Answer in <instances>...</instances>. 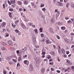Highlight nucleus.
<instances>
[{"mask_svg": "<svg viewBox=\"0 0 74 74\" xmlns=\"http://www.w3.org/2000/svg\"><path fill=\"white\" fill-rule=\"evenodd\" d=\"M11 59V58L9 57H7V60H10V59Z\"/></svg>", "mask_w": 74, "mask_h": 74, "instance_id": "obj_47", "label": "nucleus"}, {"mask_svg": "<svg viewBox=\"0 0 74 74\" xmlns=\"http://www.w3.org/2000/svg\"><path fill=\"white\" fill-rule=\"evenodd\" d=\"M32 27H33V28H35V27H36V26L34 25H32Z\"/></svg>", "mask_w": 74, "mask_h": 74, "instance_id": "obj_57", "label": "nucleus"}, {"mask_svg": "<svg viewBox=\"0 0 74 74\" xmlns=\"http://www.w3.org/2000/svg\"><path fill=\"white\" fill-rule=\"evenodd\" d=\"M46 42L47 43V44H49V40H47V41H46Z\"/></svg>", "mask_w": 74, "mask_h": 74, "instance_id": "obj_50", "label": "nucleus"}, {"mask_svg": "<svg viewBox=\"0 0 74 74\" xmlns=\"http://www.w3.org/2000/svg\"><path fill=\"white\" fill-rule=\"evenodd\" d=\"M43 29L42 28H40L39 29V30L40 32V33H42V32Z\"/></svg>", "mask_w": 74, "mask_h": 74, "instance_id": "obj_21", "label": "nucleus"}, {"mask_svg": "<svg viewBox=\"0 0 74 74\" xmlns=\"http://www.w3.org/2000/svg\"><path fill=\"white\" fill-rule=\"evenodd\" d=\"M5 25H6V23L5 22H3L2 23L1 26L2 27H4L5 26Z\"/></svg>", "mask_w": 74, "mask_h": 74, "instance_id": "obj_7", "label": "nucleus"}, {"mask_svg": "<svg viewBox=\"0 0 74 74\" xmlns=\"http://www.w3.org/2000/svg\"><path fill=\"white\" fill-rule=\"evenodd\" d=\"M8 43L9 45H11V46H12L13 44L11 40H9L8 41Z\"/></svg>", "mask_w": 74, "mask_h": 74, "instance_id": "obj_6", "label": "nucleus"}, {"mask_svg": "<svg viewBox=\"0 0 74 74\" xmlns=\"http://www.w3.org/2000/svg\"><path fill=\"white\" fill-rule=\"evenodd\" d=\"M71 7L72 8H74V4H72L71 5Z\"/></svg>", "mask_w": 74, "mask_h": 74, "instance_id": "obj_63", "label": "nucleus"}, {"mask_svg": "<svg viewBox=\"0 0 74 74\" xmlns=\"http://www.w3.org/2000/svg\"><path fill=\"white\" fill-rule=\"evenodd\" d=\"M42 10L43 11H45V10H46V9H45V8H42Z\"/></svg>", "mask_w": 74, "mask_h": 74, "instance_id": "obj_39", "label": "nucleus"}, {"mask_svg": "<svg viewBox=\"0 0 74 74\" xmlns=\"http://www.w3.org/2000/svg\"><path fill=\"white\" fill-rule=\"evenodd\" d=\"M67 23H72V22L71 20H69L67 21Z\"/></svg>", "mask_w": 74, "mask_h": 74, "instance_id": "obj_48", "label": "nucleus"}, {"mask_svg": "<svg viewBox=\"0 0 74 74\" xmlns=\"http://www.w3.org/2000/svg\"><path fill=\"white\" fill-rule=\"evenodd\" d=\"M65 19H66V20H67V19H69V18L68 17H66L65 18Z\"/></svg>", "mask_w": 74, "mask_h": 74, "instance_id": "obj_49", "label": "nucleus"}, {"mask_svg": "<svg viewBox=\"0 0 74 74\" xmlns=\"http://www.w3.org/2000/svg\"><path fill=\"white\" fill-rule=\"evenodd\" d=\"M47 58L48 59H50L51 58V56L50 55H48L47 56Z\"/></svg>", "mask_w": 74, "mask_h": 74, "instance_id": "obj_17", "label": "nucleus"}, {"mask_svg": "<svg viewBox=\"0 0 74 74\" xmlns=\"http://www.w3.org/2000/svg\"><path fill=\"white\" fill-rule=\"evenodd\" d=\"M62 51V50L60 49H59L58 51L59 52V54H61V51Z\"/></svg>", "mask_w": 74, "mask_h": 74, "instance_id": "obj_37", "label": "nucleus"}, {"mask_svg": "<svg viewBox=\"0 0 74 74\" xmlns=\"http://www.w3.org/2000/svg\"><path fill=\"white\" fill-rule=\"evenodd\" d=\"M10 49L11 51H14L15 50V49H14V48L11 47H10Z\"/></svg>", "mask_w": 74, "mask_h": 74, "instance_id": "obj_23", "label": "nucleus"}, {"mask_svg": "<svg viewBox=\"0 0 74 74\" xmlns=\"http://www.w3.org/2000/svg\"><path fill=\"white\" fill-rule=\"evenodd\" d=\"M12 60L14 62H16V60L13 59Z\"/></svg>", "mask_w": 74, "mask_h": 74, "instance_id": "obj_58", "label": "nucleus"}, {"mask_svg": "<svg viewBox=\"0 0 74 74\" xmlns=\"http://www.w3.org/2000/svg\"><path fill=\"white\" fill-rule=\"evenodd\" d=\"M61 29L63 30H65V27H61Z\"/></svg>", "mask_w": 74, "mask_h": 74, "instance_id": "obj_22", "label": "nucleus"}, {"mask_svg": "<svg viewBox=\"0 0 74 74\" xmlns=\"http://www.w3.org/2000/svg\"><path fill=\"white\" fill-rule=\"evenodd\" d=\"M69 3H67L66 5V8H69Z\"/></svg>", "mask_w": 74, "mask_h": 74, "instance_id": "obj_24", "label": "nucleus"}, {"mask_svg": "<svg viewBox=\"0 0 74 74\" xmlns=\"http://www.w3.org/2000/svg\"><path fill=\"white\" fill-rule=\"evenodd\" d=\"M41 37H44V34H41Z\"/></svg>", "mask_w": 74, "mask_h": 74, "instance_id": "obj_61", "label": "nucleus"}, {"mask_svg": "<svg viewBox=\"0 0 74 74\" xmlns=\"http://www.w3.org/2000/svg\"><path fill=\"white\" fill-rule=\"evenodd\" d=\"M32 39L33 43L35 44V43L36 42V36L33 35L32 36Z\"/></svg>", "mask_w": 74, "mask_h": 74, "instance_id": "obj_1", "label": "nucleus"}, {"mask_svg": "<svg viewBox=\"0 0 74 74\" xmlns=\"http://www.w3.org/2000/svg\"><path fill=\"white\" fill-rule=\"evenodd\" d=\"M45 5H44V4H43V3H42L40 5V7H44Z\"/></svg>", "mask_w": 74, "mask_h": 74, "instance_id": "obj_25", "label": "nucleus"}, {"mask_svg": "<svg viewBox=\"0 0 74 74\" xmlns=\"http://www.w3.org/2000/svg\"><path fill=\"white\" fill-rule=\"evenodd\" d=\"M56 71L57 72V73H60V71L59 70H57Z\"/></svg>", "mask_w": 74, "mask_h": 74, "instance_id": "obj_53", "label": "nucleus"}, {"mask_svg": "<svg viewBox=\"0 0 74 74\" xmlns=\"http://www.w3.org/2000/svg\"><path fill=\"white\" fill-rule=\"evenodd\" d=\"M71 36H74V34L73 33H71Z\"/></svg>", "mask_w": 74, "mask_h": 74, "instance_id": "obj_64", "label": "nucleus"}, {"mask_svg": "<svg viewBox=\"0 0 74 74\" xmlns=\"http://www.w3.org/2000/svg\"><path fill=\"white\" fill-rule=\"evenodd\" d=\"M42 13V12L41 11H39L38 12V14L39 15H41Z\"/></svg>", "mask_w": 74, "mask_h": 74, "instance_id": "obj_20", "label": "nucleus"}, {"mask_svg": "<svg viewBox=\"0 0 74 74\" xmlns=\"http://www.w3.org/2000/svg\"><path fill=\"white\" fill-rule=\"evenodd\" d=\"M57 24L59 26H61L63 25V23L61 22H59L57 23Z\"/></svg>", "mask_w": 74, "mask_h": 74, "instance_id": "obj_11", "label": "nucleus"}, {"mask_svg": "<svg viewBox=\"0 0 74 74\" xmlns=\"http://www.w3.org/2000/svg\"><path fill=\"white\" fill-rule=\"evenodd\" d=\"M31 4L32 6H34V3L32 2L31 3Z\"/></svg>", "mask_w": 74, "mask_h": 74, "instance_id": "obj_46", "label": "nucleus"}, {"mask_svg": "<svg viewBox=\"0 0 74 74\" xmlns=\"http://www.w3.org/2000/svg\"><path fill=\"white\" fill-rule=\"evenodd\" d=\"M18 3L19 4V5H21L22 4V3L20 1H18Z\"/></svg>", "mask_w": 74, "mask_h": 74, "instance_id": "obj_29", "label": "nucleus"}, {"mask_svg": "<svg viewBox=\"0 0 74 74\" xmlns=\"http://www.w3.org/2000/svg\"><path fill=\"white\" fill-rule=\"evenodd\" d=\"M56 37L58 39H59L60 38L58 35H56Z\"/></svg>", "mask_w": 74, "mask_h": 74, "instance_id": "obj_42", "label": "nucleus"}, {"mask_svg": "<svg viewBox=\"0 0 74 74\" xmlns=\"http://www.w3.org/2000/svg\"><path fill=\"white\" fill-rule=\"evenodd\" d=\"M21 56L20 55V57H18V62H19V61H20V60H21Z\"/></svg>", "mask_w": 74, "mask_h": 74, "instance_id": "obj_35", "label": "nucleus"}, {"mask_svg": "<svg viewBox=\"0 0 74 74\" xmlns=\"http://www.w3.org/2000/svg\"><path fill=\"white\" fill-rule=\"evenodd\" d=\"M29 70L31 71H32L33 70V66H30L29 67Z\"/></svg>", "mask_w": 74, "mask_h": 74, "instance_id": "obj_9", "label": "nucleus"}, {"mask_svg": "<svg viewBox=\"0 0 74 74\" xmlns=\"http://www.w3.org/2000/svg\"><path fill=\"white\" fill-rule=\"evenodd\" d=\"M45 72V69L43 68L41 70V73L42 74H44Z\"/></svg>", "mask_w": 74, "mask_h": 74, "instance_id": "obj_10", "label": "nucleus"}, {"mask_svg": "<svg viewBox=\"0 0 74 74\" xmlns=\"http://www.w3.org/2000/svg\"><path fill=\"white\" fill-rule=\"evenodd\" d=\"M21 27L23 29H24V30H26V28L25 25H24V24H23V23H21Z\"/></svg>", "mask_w": 74, "mask_h": 74, "instance_id": "obj_3", "label": "nucleus"}, {"mask_svg": "<svg viewBox=\"0 0 74 74\" xmlns=\"http://www.w3.org/2000/svg\"><path fill=\"white\" fill-rule=\"evenodd\" d=\"M9 64H10V65H11L12 64V62H9Z\"/></svg>", "mask_w": 74, "mask_h": 74, "instance_id": "obj_51", "label": "nucleus"}, {"mask_svg": "<svg viewBox=\"0 0 74 74\" xmlns=\"http://www.w3.org/2000/svg\"><path fill=\"white\" fill-rule=\"evenodd\" d=\"M19 20H17V21H15V23L17 24L18 23H19Z\"/></svg>", "mask_w": 74, "mask_h": 74, "instance_id": "obj_28", "label": "nucleus"}, {"mask_svg": "<svg viewBox=\"0 0 74 74\" xmlns=\"http://www.w3.org/2000/svg\"><path fill=\"white\" fill-rule=\"evenodd\" d=\"M49 64L50 65H53V62H50L49 63Z\"/></svg>", "mask_w": 74, "mask_h": 74, "instance_id": "obj_44", "label": "nucleus"}, {"mask_svg": "<svg viewBox=\"0 0 74 74\" xmlns=\"http://www.w3.org/2000/svg\"><path fill=\"white\" fill-rule=\"evenodd\" d=\"M15 31L16 33H18V35H20L21 33V32L19 31V30H18L17 29H16L15 30Z\"/></svg>", "mask_w": 74, "mask_h": 74, "instance_id": "obj_8", "label": "nucleus"}, {"mask_svg": "<svg viewBox=\"0 0 74 74\" xmlns=\"http://www.w3.org/2000/svg\"><path fill=\"white\" fill-rule=\"evenodd\" d=\"M51 71H53L54 70V69H53V68H51Z\"/></svg>", "mask_w": 74, "mask_h": 74, "instance_id": "obj_62", "label": "nucleus"}, {"mask_svg": "<svg viewBox=\"0 0 74 74\" xmlns=\"http://www.w3.org/2000/svg\"><path fill=\"white\" fill-rule=\"evenodd\" d=\"M5 34H6L5 35V37H8V36H9V34H8L7 33H5Z\"/></svg>", "mask_w": 74, "mask_h": 74, "instance_id": "obj_33", "label": "nucleus"}, {"mask_svg": "<svg viewBox=\"0 0 74 74\" xmlns=\"http://www.w3.org/2000/svg\"><path fill=\"white\" fill-rule=\"evenodd\" d=\"M27 55H25V56H23V58H25L27 57Z\"/></svg>", "mask_w": 74, "mask_h": 74, "instance_id": "obj_45", "label": "nucleus"}, {"mask_svg": "<svg viewBox=\"0 0 74 74\" xmlns=\"http://www.w3.org/2000/svg\"><path fill=\"white\" fill-rule=\"evenodd\" d=\"M12 40L14 41H15V37H13Z\"/></svg>", "mask_w": 74, "mask_h": 74, "instance_id": "obj_52", "label": "nucleus"}, {"mask_svg": "<svg viewBox=\"0 0 74 74\" xmlns=\"http://www.w3.org/2000/svg\"><path fill=\"white\" fill-rule=\"evenodd\" d=\"M26 50H27V48L26 47H25L21 50V51L22 52H25V51H26Z\"/></svg>", "mask_w": 74, "mask_h": 74, "instance_id": "obj_4", "label": "nucleus"}, {"mask_svg": "<svg viewBox=\"0 0 74 74\" xmlns=\"http://www.w3.org/2000/svg\"><path fill=\"white\" fill-rule=\"evenodd\" d=\"M45 50L44 49H43L42 50V52H45Z\"/></svg>", "mask_w": 74, "mask_h": 74, "instance_id": "obj_59", "label": "nucleus"}, {"mask_svg": "<svg viewBox=\"0 0 74 74\" xmlns=\"http://www.w3.org/2000/svg\"><path fill=\"white\" fill-rule=\"evenodd\" d=\"M9 11H13L14 9H13V8H10L9 9Z\"/></svg>", "mask_w": 74, "mask_h": 74, "instance_id": "obj_40", "label": "nucleus"}, {"mask_svg": "<svg viewBox=\"0 0 74 74\" xmlns=\"http://www.w3.org/2000/svg\"><path fill=\"white\" fill-rule=\"evenodd\" d=\"M1 50H3V51H7V48L5 47H1Z\"/></svg>", "mask_w": 74, "mask_h": 74, "instance_id": "obj_12", "label": "nucleus"}, {"mask_svg": "<svg viewBox=\"0 0 74 74\" xmlns=\"http://www.w3.org/2000/svg\"><path fill=\"white\" fill-rule=\"evenodd\" d=\"M62 5H63V4H62V3H59V6H62Z\"/></svg>", "mask_w": 74, "mask_h": 74, "instance_id": "obj_32", "label": "nucleus"}, {"mask_svg": "<svg viewBox=\"0 0 74 74\" xmlns=\"http://www.w3.org/2000/svg\"><path fill=\"white\" fill-rule=\"evenodd\" d=\"M11 3L12 4H15V1H11Z\"/></svg>", "mask_w": 74, "mask_h": 74, "instance_id": "obj_26", "label": "nucleus"}, {"mask_svg": "<svg viewBox=\"0 0 74 74\" xmlns=\"http://www.w3.org/2000/svg\"><path fill=\"white\" fill-rule=\"evenodd\" d=\"M65 42L68 43V44H69V40H65Z\"/></svg>", "mask_w": 74, "mask_h": 74, "instance_id": "obj_38", "label": "nucleus"}, {"mask_svg": "<svg viewBox=\"0 0 74 74\" xmlns=\"http://www.w3.org/2000/svg\"><path fill=\"white\" fill-rule=\"evenodd\" d=\"M16 52L18 56H21V55H19V54L20 53V51H19V50H17L16 51Z\"/></svg>", "mask_w": 74, "mask_h": 74, "instance_id": "obj_13", "label": "nucleus"}, {"mask_svg": "<svg viewBox=\"0 0 74 74\" xmlns=\"http://www.w3.org/2000/svg\"><path fill=\"white\" fill-rule=\"evenodd\" d=\"M55 22V20L54 19H52L51 21V23L52 25H53Z\"/></svg>", "mask_w": 74, "mask_h": 74, "instance_id": "obj_5", "label": "nucleus"}, {"mask_svg": "<svg viewBox=\"0 0 74 74\" xmlns=\"http://www.w3.org/2000/svg\"><path fill=\"white\" fill-rule=\"evenodd\" d=\"M46 53L45 52H42V55H45Z\"/></svg>", "mask_w": 74, "mask_h": 74, "instance_id": "obj_43", "label": "nucleus"}, {"mask_svg": "<svg viewBox=\"0 0 74 74\" xmlns=\"http://www.w3.org/2000/svg\"><path fill=\"white\" fill-rule=\"evenodd\" d=\"M3 44L4 45V46H5V45H7V43H3Z\"/></svg>", "mask_w": 74, "mask_h": 74, "instance_id": "obj_56", "label": "nucleus"}, {"mask_svg": "<svg viewBox=\"0 0 74 74\" xmlns=\"http://www.w3.org/2000/svg\"><path fill=\"white\" fill-rule=\"evenodd\" d=\"M50 53L51 55H55V53L54 52L51 51L50 52Z\"/></svg>", "mask_w": 74, "mask_h": 74, "instance_id": "obj_18", "label": "nucleus"}, {"mask_svg": "<svg viewBox=\"0 0 74 74\" xmlns=\"http://www.w3.org/2000/svg\"><path fill=\"white\" fill-rule=\"evenodd\" d=\"M59 16V14H57L56 15V18H58Z\"/></svg>", "mask_w": 74, "mask_h": 74, "instance_id": "obj_34", "label": "nucleus"}, {"mask_svg": "<svg viewBox=\"0 0 74 74\" xmlns=\"http://www.w3.org/2000/svg\"><path fill=\"white\" fill-rule=\"evenodd\" d=\"M35 65L37 66V67H38V66H39V64L38 63H36L35 64Z\"/></svg>", "mask_w": 74, "mask_h": 74, "instance_id": "obj_41", "label": "nucleus"}, {"mask_svg": "<svg viewBox=\"0 0 74 74\" xmlns=\"http://www.w3.org/2000/svg\"><path fill=\"white\" fill-rule=\"evenodd\" d=\"M3 73L4 74H6V73H7V72H6V71H3Z\"/></svg>", "mask_w": 74, "mask_h": 74, "instance_id": "obj_60", "label": "nucleus"}, {"mask_svg": "<svg viewBox=\"0 0 74 74\" xmlns=\"http://www.w3.org/2000/svg\"><path fill=\"white\" fill-rule=\"evenodd\" d=\"M8 3L9 4V5H11V2H10L9 1H8Z\"/></svg>", "mask_w": 74, "mask_h": 74, "instance_id": "obj_36", "label": "nucleus"}, {"mask_svg": "<svg viewBox=\"0 0 74 74\" xmlns=\"http://www.w3.org/2000/svg\"><path fill=\"white\" fill-rule=\"evenodd\" d=\"M71 69H72V70H74V66H71Z\"/></svg>", "mask_w": 74, "mask_h": 74, "instance_id": "obj_55", "label": "nucleus"}, {"mask_svg": "<svg viewBox=\"0 0 74 74\" xmlns=\"http://www.w3.org/2000/svg\"><path fill=\"white\" fill-rule=\"evenodd\" d=\"M19 10L20 11H23V9L22 8H20L19 9Z\"/></svg>", "mask_w": 74, "mask_h": 74, "instance_id": "obj_54", "label": "nucleus"}, {"mask_svg": "<svg viewBox=\"0 0 74 74\" xmlns=\"http://www.w3.org/2000/svg\"><path fill=\"white\" fill-rule=\"evenodd\" d=\"M49 31L52 34H53V29L51 28L50 27L49 28Z\"/></svg>", "mask_w": 74, "mask_h": 74, "instance_id": "obj_2", "label": "nucleus"}, {"mask_svg": "<svg viewBox=\"0 0 74 74\" xmlns=\"http://www.w3.org/2000/svg\"><path fill=\"white\" fill-rule=\"evenodd\" d=\"M70 70V67H68L67 69H65L64 72L66 73V72H67V71H68V72H69V70Z\"/></svg>", "mask_w": 74, "mask_h": 74, "instance_id": "obj_14", "label": "nucleus"}, {"mask_svg": "<svg viewBox=\"0 0 74 74\" xmlns=\"http://www.w3.org/2000/svg\"><path fill=\"white\" fill-rule=\"evenodd\" d=\"M66 62L67 63H70V61L68 60H66Z\"/></svg>", "mask_w": 74, "mask_h": 74, "instance_id": "obj_31", "label": "nucleus"}, {"mask_svg": "<svg viewBox=\"0 0 74 74\" xmlns=\"http://www.w3.org/2000/svg\"><path fill=\"white\" fill-rule=\"evenodd\" d=\"M24 64H27H27H29V62L28 61H27V60H26L24 61Z\"/></svg>", "mask_w": 74, "mask_h": 74, "instance_id": "obj_16", "label": "nucleus"}, {"mask_svg": "<svg viewBox=\"0 0 74 74\" xmlns=\"http://www.w3.org/2000/svg\"><path fill=\"white\" fill-rule=\"evenodd\" d=\"M62 52L63 53H65V50L64 49H62Z\"/></svg>", "mask_w": 74, "mask_h": 74, "instance_id": "obj_27", "label": "nucleus"}, {"mask_svg": "<svg viewBox=\"0 0 74 74\" xmlns=\"http://www.w3.org/2000/svg\"><path fill=\"white\" fill-rule=\"evenodd\" d=\"M29 2L27 1V0H25L24 1V4H25V5H27V3H28Z\"/></svg>", "mask_w": 74, "mask_h": 74, "instance_id": "obj_15", "label": "nucleus"}, {"mask_svg": "<svg viewBox=\"0 0 74 74\" xmlns=\"http://www.w3.org/2000/svg\"><path fill=\"white\" fill-rule=\"evenodd\" d=\"M34 31L36 34H38V30L37 29H36L34 30Z\"/></svg>", "mask_w": 74, "mask_h": 74, "instance_id": "obj_19", "label": "nucleus"}, {"mask_svg": "<svg viewBox=\"0 0 74 74\" xmlns=\"http://www.w3.org/2000/svg\"><path fill=\"white\" fill-rule=\"evenodd\" d=\"M28 25H29L30 26H32V23L29 22L28 23Z\"/></svg>", "mask_w": 74, "mask_h": 74, "instance_id": "obj_30", "label": "nucleus"}]
</instances>
